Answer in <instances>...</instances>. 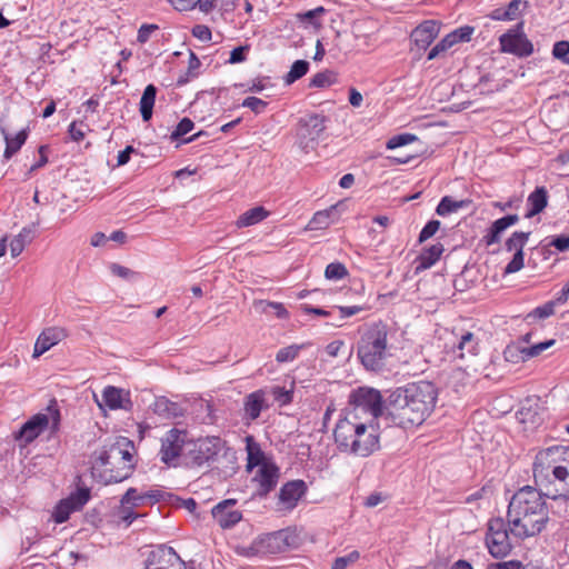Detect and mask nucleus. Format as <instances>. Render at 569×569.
Here are the masks:
<instances>
[{"instance_id":"f257e3e1","label":"nucleus","mask_w":569,"mask_h":569,"mask_svg":"<svg viewBox=\"0 0 569 569\" xmlns=\"http://www.w3.org/2000/svg\"><path fill=\"white\" fill-rule=\"evenodd\" d=\"M352 409L340 419L333 430L335 441L341 452L368 457L379 448L375 421L383 412L380 391L360 387L350 395Z\"/></svg>"},{"instance_id":"f03ea898","label":"nucleus","mask_w":569,"mask_h":569,"mask_svg":"<svg viewBox=\"0 0 569 569\" xmlns=\"http://www.w3.org/2000/svg\"><path fill=\"white\" fill-rule=\"evenodd\" d=\"M436 400V387L429 381L398 388L389 396L386 419L402 429L420 426L433 410Z\"/></svg>"},{"instance_id":"7ed1b4c3","label":"nucleus","mask_w":569,"mask_h":569,"mask_svg":"<svg viewBox=\"0 0 569 569\" xmlns=\"http://www.w3.org/2000/svg\"><path fill=\"white\" fill-rule=\"evenodd\" d=\"M549 521V506L545 493L537 487L525 486L511 497L507 522L510 533L526 539L540 533Z\"/></svg>"},{"instance_id":"20e7f679","label":"nucleus","mask_w":569,"mask_h":569,"mask_svg":"<svg viewBox=\"0 0 569 569\" xmlns=\"http://www.w3.org/2000/svg\"><path fill=\"white\" fill-rule=\"evenodd\" d=\"M532 473L536 487L545 495H569V447L551 446L539 450Z\"/></svg>"},{"instance_id":"39448f33","label":"nucleus","mask_w":569,"mask_h":569,"mask_svg":"<svg viewBox=\"0 0 569 569\" xmlns=\"http://www.w3.org/2000/svg\"><path fill=\"white\" fill-rule=\"evenodd\" d=\"M129 448L131 441L122 438L94 453V466L102 468L100 476L106 483L121 482L130 476L133 465Z\"/></svg>"},{"instance_id":"423d86ee","label":"nucleus","mask_w":569,"mask_h":569,"mask_svg":"<svg viewBox=\"0 0 569 569\" xmlns=\"http://www.w3.org/2000/svg\"><path fill=\"white\" fill-rule=\"evenodd\" d=\"M357 356L361 365L370 371H379L389 356L388 327L377 322L368 327L357 343Z\"/></svg>"},{"instance_id":"0eeeda50","label":"nucleus","mask_w":569,"mask_h":569,"mask_svg":"<svg viewBox=\"0 0 569 569\" xmlns=\"http://www.w3.org/2000/svg\"><path fill=\"white\" fill-rule=\"evenodd\" d=\"M48 413H37L28 420L19 430L16 439L23 440L26 445L32 442L49 425L57 431L60 423V412L57 400H51L47 407Z\"/></svg>"},{"instance_id":"6e6552de","label":"nucleus","mask_w":569,"mask_h":569,"mask_svg":"<svg viewBox=\"0 0 569 569\" xmlns=\"http://www.w3.org/2000/svg\"><path fill=\"white\" fill-rule=\"evenodd\" d=\"M509 532L510 530L506 529L505 521L501 518L489 521L486 543L489 552L495 558H503L510 552Z\"/></svg>"},{"instance_id":"1a4fd4ad","label":"nucleus","mask_w":569,"mask_h":569,"mask_svg":"<svg viewBox=\"0 0 569 569\" xmlns=\"http://www.w3.org/2000/svg\"><path fill=\"white\" fill-rule=\"evenodd\" d=\"M522 29L523 21H520L515 29L500 36L499 42L502 52L512 53L518 57H528L533 52V46L522 32Z\"/></svg>"},{"instance_id":"9d476101","label":"nucleus","mask_w":569,"mask_h":569,"mask_svg":"<svg viewBox=\"0 0 569 569\" xmlns=\"http://www.w3.org/2000/svg\"><path fill=\"white\" fill-rule=\"evenodd\" d=\"M327 118L322 114L311 113L300 118L298 122L297 137L302 148H309L317 142L326 130Z\"/></svg>"},{"instance_id":"9b49d317","label":"nucleus","mask_w":569,"mask_h":569,"mask_svg":"<svg viewBox=\"0 0 569 569\" xmlns=\"http://www.w3.org/2000/svg\"><path fill=\"white\" fill-rule=\"evenodd\" d=\"M452 340L446 345L448 352L459 359L473 357L479 350V338L469 330L455 329Z\"/></svg>"},{"instance_id":"f8f14e48","label":"nucleus","mask_w":569,"mask_h":569,"mask_svg":"<svg viewBox=\"0 0 569 569\" xmlns=\"http://www.w3.org/2000/svg\"><path fill=\"white\" fill-rule=\"evenodd\" d=\"M144 569H186V565L173 548L161 545L149 552Z\"/></svg>"},{"instance_id":"ddd939ff","label":"nucleus","mask_w":569,"mask_h":569,"mask_svg":"<svg viewBox=\"0 0 569 569\" xmlns=\"http://www.w3.org/2000/svg\"><path fill=\"white\" fill-rule=\"evenodd\" d=\"M187 441V432L171 429L161 439L160 459L167 466H177L183 445Z\"/></svg>"},{"instance_id":"4468645a","label":"nucleus","mask_w":569,"mask_h":569,"mask_svg":"<svg viewBox=\"0 0 569 569\" xmlns=\"http://www.w3.org/2000/svg\"><path fill=\"white\" fill-rule=\"evenodd\" d=\"M222 441L219 437L199 438L189 450V459L193 466L200 467L212 460L221 450Z\"/></svg>"},{"instance_id":"2eb2a0df","label":"nucleus","mask_w":569,"mask_h":569,"mask_svg":"<svg viewBox=\"0 0 569 569\" xmlns=\"http://www.w3.org/2000/svg\"><path fill=\"white\" fill-rule=\"evenodd\" d=\"M90 492L87 488L79 489L68 498L61 500L54 508L52 517L57 523L69 519L71 512L81 509L89 500Z\"/></svg>"},{"instance_id":"dca6fc26","label":"nucleus","mask_w":569,"mask_h":569,"mask_svg":"<svg viewBox=\"0 0 569 569\" xmlns=\"http://www.w3.org/2000/svg\"><path fill=\"white\" fill-rule=\"evenodd\" d=\"M441 29V23L437 20H425L417 26L411 34V42L419 51H425L438 37Z\"/></svg>"},{"instance_id":"f3484780","label":"nucleus","mask_w":569,"mask_h":569,"mask_svg":"<svg viewBox=\"0 0 569 569\" xmlns=\"http://www.w3.org/2000/svg\"><path fill=\"white\" fill-rule=\"evenodd\" d=\"M234 499H227L216 505L212 510V517L222 529H229L236 526L242 519V513L233 509Z\"/></svg>"},{"instance_id":"a211bd4d","label":"nucleus","mask_w":569,"mask_h":569,"mask_svg":"<svg viewBox=\"0 0 569 569\" xmlns=\"http://www.w3.org/2000/svg\"><path fill=\"white\" fill-rule=\"evenodd\" d=\"M306 483L302 480L289 481L282 486L278 495L280 510H292L306 492Z\"/></svg>"},{"instance_id":"6ab92c4d","label":"nucleus","mask_w":569,"mask_h":569,"mask_svg":"<svg viewBox=\"0 0 569 569\" xmlns=\"http://www.w3.org/2000/svg\"><path fill=\"white\" fill-rule=\"evenodd\" d=\"M288 533L283 530L268 533L254 542L257 551L267 553H279L284 551L288 546Z\"/></svg>"},{"instance_id":"aec40b11","label":"nucleus","mask_w":569,"mask_h":569,"mask_svg":"<svg viewBox=\"0 0 569 569\" xmlns=\"http://www.w3.org/2000/svg\"><path fill=\"white\" fill-rule=\"evenodd\" d=\"M66 337V331L62 328L52 327L44 329L38 337L34 348L33 357L38 358L53 346L59 343Z\"/></svg>"},{"instance_id":"412c9836","label":"nucleus","mask_w":569,"mask_h":569,"mask_svg":"<svg viewBox=\"0 0 569 569\" xmlns=\"http://www.w3.org/2000/svg\"><path fill=\"white\" fill-rule=\"evenodd\" d=\"M279 470L274 465L262 463L253 478L259 485V495L266 496L270 492L277 486Z\"/></svg>"},{"instance_id":"4be33fe9","label":"nucleus","mask_w":569,"mask_h":569,"mask_svg":"<svg viewBox=\"0 0 569 569\" xmlns=\"http://www.w3.org/2000/svg\"><path fill=\"white\" fill-rule=\"evenodd\" d=\"M268 408L266 392L262 389L256 390L244 397L243 411L244 417L249 420L259 418L262 410Z\"/></svg>"},{"instance_id":"5701e85b","label":"nucleus","mask_w":569,"mask_h":569,"mask_svg":"<svg viewBox=\"0 0 569 569\" xmlns=\"http://www.w3.org/2000/svg\"><path fill=\"white\" fill-rule=\"evenodd\" d=\"M161 495L159 491H149L147 493L140 495L136 488H129L123 497L121 498V505H130L131 507H139L143 505L147 500H150L152 503L158 502Z\"/></svg>"},{"instance_id":"b1692460","label":"nucleus","mask_w":569,"mask_h":569,"mask_svg":"<svg viewBox=\"0 0 569 569\" xmlns=\"http://www.w3.org/2000/svg\"><path fill=\"white\" fill-rule=\"evenodd\" d=\"M268 216L269 211L261 206H257L241 213L236 221V226L237 228L250 227L261 222Z\"/></svg>"},{"instance_id":"393cba45","label":"nucleus","mask_w":569,"mask_h":569,"mask_svg":"<svg viewBox=\"0 0 569 569\" xmlns=\"http://www.w3.org/2000/svg\"><path fill=\"white\" fill-rule=\"evenodd\" d=\"M443 250V246L439 242L423 249L418 257L419 264L417 271L431 268L440 259Z\"/></svg>"},{"instance_id":"a878e982","label":"nucleus","mask_w":569,"mask_h":569,"mask_svg":"<svg viewBox=\"0 0 569 569\" xmlns=\"http://www.w3.org/2000/svg\"><path fill=\"white\" fill-rule=\"evenodd\" d=\"M157 88L153 84H148L140 99V113L143 121H149L152 117V110L156 101Z\"/></svg>"},{"instance_id":"bb28decb","label":"nucleus","mask_w":569,"mask_h":569,"mask_svg":"<svg viewBox=\"0 0 569 569\" xmlns=\"http://www.w3.org/2000/svg\"><path fill=\"white\" fill-rule=\"evenodd\" d=\"M6 140L4 158L10 159L24 144L28 133L26 129L20 130L14 137H10L4 129L1 130Z\"/></svg>"},{"instance_id":"cd10ccee","label":"nucleus","mask_w":569,"mask_h":569,"mask_svg":"<svg viewBox=\"0 0 569 569\" xmlns=\"http://www.w3.org/2000/svg\"><path fill=\"white\" fill-rule=\"evenodd\" d=\"M178 11L192 10L197 6L202 12H210L214 7V0H169Z\"/></svg>"},{"instance_id":"c85d7f7f","label":"nucleus","mask_w":569,"mask_h":569,"mask_svg":"<svg viewBox=\"0 0 569 569\" xmlns=\"http://www.w3.org/2000/svg\"><path fill=\"white\" fill-rule=\"evenodd\" d=\"M471 204V200H455L449 196L443 197L439 204L437 206L436 212L439 216H447L449 213L456 212L459 209L467 208Z\"/></svg>"},{"instance_id":"c756f323","label":"nucleus","mask_w":569,"mask_h":569,"mask_svg":"<svg viewBox=\"0 0 569 569\" xmlns=\"http://www.w3.org/2000/svg\"><path fill=\"white\" fill-rule=\"evenodd\" d=\"M527 202L529 207L532 208V213H540L548 204L547 189L545 187H537L535 191L528 196Z\"/></svg>"},{"instance_id":"7c9ffc66","label":"nucleus","mask_w":569,"mask_h":569,"mask_svg":"<svg viewBox=\"0 0 569 569\" xmlns=\"http://www.w3.org/2000/svg\"><path fill=\"white\" fill-rule=\"evenodd\" d=\"M31 230L28 228H23L19 234H17L11 241H10V253L12 258H16L21 254L27 243L31 242L32 236Z\"/></svg>"},{"instance_id":"2f4dec72","label":"nucleus","mask_w":569,"mask_h":569,"mask_svg":"<svg viewBox=\"0 0 569 569\" xmlns=\"http://www.w3.org/2000/svg\"><path fill=\"white\" fill-rule=\"evenodd\" d=\"M546 499H550V510L553 515L558 517H569V495H566V497L562 496H552V495H545Z\"/></svg>"},{"instance_id":"473e14b6","label":"nucleus","mask_w":569,"mask_h":569,"mask_svg":"<svg viewBox=\"0 0 569 569\" xmlns=\"http://www.w3.org/2000/svg\"><path fill=\"white\" fill-rule=\"evenodd\" d=\"M531 232L516 231L506 241L505 247L507 251L523 252V248L530 237Z\"/></svg>"},{"instance_id":"72a5a7b5","label":"nucleus","mask_w":569,"mask_h":569,"mask_svg":"<svg viewBox=\"0 0 569 569\" xmlns=\"http://www.w3.org/2000/svg\"><path fill=\"white\" fill-rule=\"evenodd\" d=\"M508 228L503 217L493 221L489 231L483 237L486 244L491 246L500 242L501 233Z\"/></svg>"},{"instance_id":"f704fd0d","label":"nucleus","mask_w":569,"mask_h":569,"mask_svg":"<svg viewBox=\"0 0 569 569\" xmlns=\"http://www.w3.org/2000/svg\"><path fill=\"white\" fill-rule=\"evenodd\" d=\"M102 399L110 409H119L122 407V390L112 386L104 388Z\"/></svg>"},{"instance_id":"c9c22d12","label":"nucleus","mask_w":569,"mask_h":569,"mask_svg":"<svg viewBox=\"0 0 569 569\" xmlns=\"http://www.w3.org/2000/svg\"><path fill=\"white\" fill-rule=\"evenodd\" d=\"M309 70V62L306 60H297L292 63L290 71L284 76V83L291 84L302 78Z\"/></svg>"},{"instance_id":"e433bc0d","label":"nucleus","mask_w":569,"mask_h":569,"mask_svg":"<svg viewBox=\"0 0 569 569\" xmlns=\"http://www.w3.org/2000/svg\"><path fill=\"white\" fill-rule=\"evenodd\" d=\"M332 209L318 211L313 214L309 223L307 224V230H322L330 226V214Z\"/></svg>"},{"instance_id":"4c0bfd02","label":"nucleus","mask_w":569,"mask_h":569,"mask_svg":"<svg viewBox=\"0 0 569 569\" xmlns=\"http://www.w3.org/2000/svg\"><path fill=\"white\" fill-rule=\"evenodd\" d=\"M527 353L526 347H521L517 343L509 345L503 351V357L507 361L512 363H519V362H526L528 361V357L525 355Z\"/></svg>"},{"instance_id":"58836bf2","label":"nucleus","mask_w":569,"mask_h":569,"mask_svg":"<svg viewBox=\"0 0 569 569\" xmlns=\"http://www.w3.org/2000/svg\"><path fill=\"white\" fill-rule=\"evenodd\" d=\"M337 81V74L333 71L326 70L316 73L310 80V87L313 88H326Z\"/></svg>"},{"instance_id":"ea45409f","label":"nucleus","mask_w":569,"mask_h":569,"mask_svg":"<svg viewBox=\"0 0 569 569\" xmlns=\"http://www.w3.org/2000/svg\"><path fill=\"white\" fill-rule=\"evenodd\" d=\"M456 44L455 37L451 33L447 34L443 39H441L428 53V60H433L448 49Z\"/></svg>"},{"instance_id":"a19ab883","label":"nucleus","mask_w":569,"mask_h":569,"mask_svg":"<svg viewBox=\"0 0 569 569\" xmlns=\"http://www.w3.org/2000/svg\"><path fill=\"white\" fill-rule=\"evenodd\" d=\"M326 12L323 7H317L312 10L297 13V19L301 22H308L309 24L318 28L320 27L319 18Z\"/></svg>"},{"instance_id":"79ce46f5","label":"nucleus","mask_w":569,"mask_h":569,"mask_svg":"<svg viewBox=\"0 0 569 569\" xmlns=\"http://www.w3.org/2000/svg\"><path fill=\"white\" fill-rule=\"evenodd\" d=\"M528 8V1L526 0H512L505 8L509 21L517 20Z\"/></svg>"},{"instance_id":"37998d69","label":"nucleus","mask_w":569,"mask_h":569,"mask_svg":"<svg viewBox=\"0 0 569 569\" xmlns=\"http://www.w3.org/2000/svg\"><path fill=\"white\" fill-rule=\"evenodd\" d=\"M302 348H303V345H291V346L281 348L276 355V360L280 363L293 361L298 357V355Z\"/></svg>"},{"instance_id":"c03bdc74","label":"nucleus","mask_w":569,"mask_h":569,"mask_svg":"<svg viewBox=\"0 0 569 569\" xmlns=\"http://www.w3.org/2000/svg\"><path fill=\"white\" fill-rule=\"evenodd\" d=\"M348 274L346 266L341 262H331L326 267L325 277L328 280H340Z\"/></svg>"},{"instance_id":"a18cd8bd","label":"nucleus","mask_w":569,"mask_h":569,"mask_svg":"<svg viewBox=\"0 0 569 569\" xmlns=\"http://www.w3.org/2000/svg\"><path fill=\"white\" fill-rule=\"evenodd\" d=\"M247 450H248V468L251 469L258 465H260L262 460V452L260 448L251 441V438H248L247 443Z\"/></svg>"},{"instance_id":"49530a36","label":"nucleus","mask_w":569,"mask_h":569,"mask_svg":"<svg viewBox=\"0 0 569 569\" xmlns=\"http://www.w3.org/2000/svg\"><path fill=\"white\" fill-rule=\"evenodd\" d=\"M271 395L274 400L280 403V406L289 405L292 401L293 389H284L282 387L276 386L271 388Z\"/></svg>"},{"instance_id":"de8ad7c7","label":"nucleus","mask_w":569,"mask_h":569,"mask_svg":"<svg viewBox=\"0 0 569 569\" xmlns=\"http://www.w3.org/2000/svg\"><path fill=\"white\" fill-rule=\"evenodd\" d=\"M359 558V551L353 550L347 556L336 558L331 566V569H346L348 566L357 562Z\"/></svg>"},{"instance_id":"09e8293b","label":"nucleus","mask_w":569,"mask_h":569,"mask_svg":"<svg viewBox=\"0 0 569 569\" xmlns=\"http://www.w3.org/2000/svg\"><path fill=\"white\" fill-rule=\"evenodd\" d=\"M555 345H556L555 339H550V340H547L543 342L533 343L530 347H526L527 353L525 356L528 357V359L536 358V357L540 356L545 350L551 348Z\"/></svg>"},{"instance_id":"8fccbe9b","label":"nucleus","mask_w":569,"mask_h":569,"mask_svg":"<svg viewBox=\"0 0 569 569\" xmlns=\"http://www.w3.org/2000/svg\"><path fill=\"white\" fill-rule=\"evenodd\" d=\"M417 140H418L417 136L411 134V133L398 134L388 140L387 149H396V148L406 146V144L417 141Z\"/></svg>"},{"instance_id":"3c124183","label":"nucleus","mask_w":569,"mask_h":569,"mask_svg":"<svg viewBox=\"0 0 569 569\" xmlns=\"http://www.w3.org/2000/svg\"><path fill=\"white\" fill-rule=\"evenodd\" d=\"M194 124L189 118L180 120L173 132L171 133L172 140H178L193 129Z\"/></svg>"},{"instance_id":"603ef678","label":"nucleus","mask_w":569,"mask_h":569,"mask_svg":"<svg viewBox=\"0 0 569 569\" xmlns=\"http://www.w3.org/2000/svg\"><path fill=\"white\" fill-rule=\"evenodd\" d=\"M525 266L523 252H515L512 259L505 268V274H510L520 271Z\"/></svg>"},{"instance_id":"864d4df0","label":"nucleus","mask_w":569,"mask_h":569,"mask_svg":"<svg viewBox=\"0 0 569 569\" xmlns=\"http://www.w3.org/2000/svg\"><path fill=\"white\" fill-rule=\"evenodd\" d=\"M555 312V302L549 301L543 306L537 307L528 317L545 319L552 316Z\"/></svg>"},{"instance_id":"5fc2aeb1","label":"nucleus","mask_w":569,"mask_h":569,"mask_svg":"<svg viewBox=\"0 0 569 569\" xmlns=\"http://www.w3.org/2000/svg\"><path fill=\"white\" fill-rule=\"evenodd\" d=\"M242 107L249 108L251 111L258 114L266 109L267 102L257 97H247L242 102Z\"/></svg>"},{"instance_id":"6e6d98bb","label":"nucleus","mask_w":569,"mask_h":569,"mask_svg":"<svg viewBox=\"0 0 569 569\" xmlns=\"http://www.w3.org/2000/svg\"><path fill=\"white\" fill-rule=\"evenodd\" d=\"M440 228L439 220H430L421 230L419 234V241L423 242L431 238Z\"/></svg>"},{"instance_id":"4d7b16f0","label":"nucleus","mask_w":569,"mask_h":569,"mask_svg":"<svg viewBox=\"0 0 569 569\" xmlns=\"http://www.w3.org/2000/svg\"><path fill=\"white\" fill-rule=\"evenodd\" d=\"M86 129H87V126L83 122H80V123L72 122L69 126L68 131H69L71 139L76 142H79L84 139Z\"/></svg>"},{"instance_id":"13d9d810","label":"nucleus","mask_w":569,"mask_h":569,"mask_svg":"<svg viewBox=\"0 0 569 569\" xmlns=\"http://www.w3.org/2000/svg\"><path fill=\"white\" fill-rule=\"evenodd\" d=\"M475 29L469 26L460 27L455 31L450 32L455 37L456 44L463 41H469Z\"/></svg>"},{"instance_id":"bf43d9fd","label":"nucleus","mask_w":569,"mask_h":569,"mask_svg":"<svg viewBox=\"0 0 569 569\" xmlns=\"http://www.w3.org/2000/svg\"><path fill=\"white\" fill-rule=\"evenodd\" d=\"M192 36L200 41L208 42L211 40V30L203 24H197L192 28Z\"/></svg>"},{"instance_id":"052dcab7","label":"nucleus","mask_w":569,"mask_h":569,"mask_svg":"<svg viewBox=\"0 0 569 569\" xmlns=\"http://www.w3.org/2000/svg\"><path fill=\"white\" fill-rule=\"evenodd\" d=\"M110 270H111L112 274H114L119 278H122V279H130L137 274L131 269L123 267L121 264H118V263H112L110 266Z\"/></svg>"},{"instance_id":"680f3d73","label":"nucleus","mask_w":569,"mask_h":569,"mask_svg":"<svg viewBox=\"0 0 569 569\" xmlns=\"http://www.w3.org/2000/svg\"><path fill=\"white\" fill-rule=\"evenodd\" d=\"M119 518L127 523V526L131 525L137 515L132 511V507L130 505H121L118 511Z\"/></svg>"},{"instance_id":"e2e57ef3","label":"nucleus","mask_w":569,"mask_h":569,"mask_svg":"<svg viewBox=\"0 0 569 569\" xmlns=\"http://www.w3.org/2000/svg\"><path fill=\"white\" fill-rule=\"evenodd\" d=\"M158 29L156 24H142L138 30L137 40L140 43H144L149 40L151 33Z\"/></svg>"},{"instance_id":"0e129e2a","label":"nucleus","mask_w":569,"mask_h":569,"mask_svg":"<svg viewBox=\"0 0 569 569\" xmlns=\"http://www.w3.org/2000/svg\"><path fill=\"white\" fill-rule=\"evenodd\" d=\"M549 244L555 247L557 250L565 252L569 249V236H558L553 238Z\"/></svg>"},{"instance_id":"69168bd1","label":"nucleus","mask_w":569,"mask_h":569,"mask_svg":"<svg viewBox=\"0 0 569 569\" xmlns=\"http://www.w3.org/2000/svg\"><path fill=\"white\" fill-rule=\"evenodd\" d=\"M569 53V42L558 41L555 43L552 54L555 58L563 59Z\"/></svg>"},{"instance_id":"338daca9","label":"nucleus","mask_w":569,"mask_h":569,"mask_svg":"<svg viewBox=\"0 0 569 569\" xmlns=\"http://www.w3.org/2000/svg\"><path fill=\"white\" fill-rule=\"evenodd\" d=\"M246 50H247V47H237V48L232 49V51L230 52L229 62L234 64V63H240V62L244 61L246 60V56H244Z\"/></svg>"},{"instance_id":"774afa93","label":"nucleus","mask_w":569,"mask_h":569,"mask_svg":"<svg viewBox=\"0 0 569 569\" xmlns=\"http://www.w3.org/2000/svg\"><path fill=\"white\" fill-rule=\"evenodd\" d=\"M488 569H522L520 561L510 560L503 562L491 563Z\"/></svg>"}]
</instances>
